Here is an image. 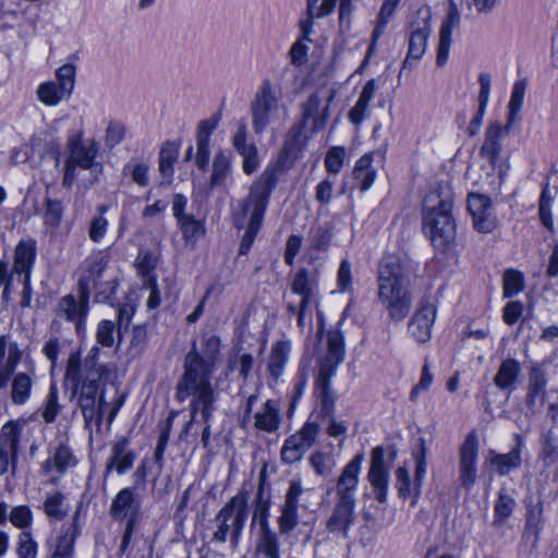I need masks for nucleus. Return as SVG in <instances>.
I'll return each mask as SVG.
<instances>
[{
    "mask_svg": "<svg viewBox=\"0 0 558 558\" xmlns=\"http://www.w3.org/2000/svg\"><path fill=\"white\" fill-rule=\"evenodd\" d=\"M220 349V339L215 335L207 336L203 339L202 357L192 350L184 362V374L177 385L175 397L179 401H185L192 397L191 401V418L185 424L186 434L197 413L207 421L215 411V393L210 384V376L214 372V360Z\"/></svg>",
    "mask_w": 558,
    "mask_h": 558,
    "instance_id": "obj_1",
    "label": "nucleus"
},
{
    "mask_svg": "<svg viewBox=\"0 0 558 558\" xmlns=\"http://www.w3.org/2000/svg\"><path fill=\"white\" fill-rule=\"evenodd\" d=\"M378 300L397 322L405 318L412 306L409 276L392 256L385 257L379 267Z\"/></svg>",
    "mask_w": 558,
    "mask_h": 558,
    "instance_id": "obj_2",
    "label": "nucleus"
},
{
    "mask_svg": "<svg viewBox=\"0 0 558 558\" xmlns=\"http://www.w3.org/2000/svg\"><path fill=\"white\" fill-rule=\"evenodd\" d=\"M449 191H432L424 199L423 230L436 248H445L456 238Z\"/></svg>",
    "mask_w": 558,
    "mask_h": 558,
    "instance_id": "obj_3",
    "label": "nucleus"
},
{
    "mask_svg": "<svg viewBox=\"0 0 558 558\" xmlns=\"http://www.w3.org/2000/svg\"><path fill=\"white\" fill-rule=\"evenodd\" d=\"M277 178L275 170L266 169L259 178L251 185L250 193L243 204L242 217H236V221H243L245 215H248L247 229L240 244L239 253L246 254L251 248L255 236L262 226L264 213L268 205L269 196L275 189Z\"/></svg>",
    "mask_w": 558,
    "mask_h": 558,
    "instance_id": "obj_4",
    "label": "nucleus"
},
{
    "mask_svg": "<svg viewBox=\"0 0 558 558\" xmlns=\"http://www.w3.org/2000/svg\"><path fill=\"white\" fill-rule=\"evenodd\" d=\"M335 97V90L319 89L310 95L302 105V120L294 125L287 140L289 149H301L310 135L323 130L329 119V105Z\"/></svg>",
    "mask_w": 558,
    "mask_h": 558,
    "instance_id": "obj_5",
    "label": "nucleus"
},
{
    "mask_svg": "<svg viewBox=\"0 0 558 558\" xmlns=\"http://www.w3.org/2000/svg\"><path fill=\"white\" fill-rule=\"evenodd\" d=\"M252 126L259 135L268 128L277 129L288 120V107L281 101L270 81H264L250 105Z\"/></svg>",
    "mask_w": 558,
    "mask_h": 558,
    "instance_id": "obj_6",
    "label": "nucleus"
},
{
    "mask_svg": "<svg viewBox=\"0 0 558 558\" xmlns=\"http://www.w3.org/2000/svg\"><path fill=\"white\" fill-rule=\"evenodd\" d=\"M247 515L248 493L240 490L215 515L211 541L223 544L229 536L232 548H236Z\"/></svg>",
    "mask_w": 558,
    "mask_h": 558,
    "instance_id": "obj_7",
    "label": "nucleus"
},
{
    "mask_svg": "<svg viewBox=\"0 0 558 558\" xmlns=\"http://www.w3.org/2000/svg\"><path fill=\"white\" fill-rule=\"evenodd\" d=\"M83 130L71 134L66 142L68 157L64 163L63 185L71 187L76 179L75 170L96 169L101 170V166L96 161L98 155V144L94 138H83Z\"/></svg>",
    "mask_w": 558,
    "mask_h": 558,
    "instance_id": "obj_8",
    "label": "nucleus"
},
{
    "mask_svg": "<svg viewBox=\"0 0 558 558\" xmlns=\"http://www.w3.org/2000/svg\"><path fill=\"white\" fill-rule=\"evenodd\" d=\"M316 288L314 276L307 269H301L292 279L290 292L284 294L287 310L298 316L300 327L311 319L312 307L317 303Z\"/></svg>",
    "mask_w": 558,
    "mask_h": 558,
    "instance_id": "obj_9",
    "label": "nucleus"
},
{
    "mask_svg": "<svg viewBox=\"0 0 558 558\" xmlns=\"http://www.w3.org/2000/svg\"><path fill=\"white\" fill-rule=\"evenodd\" d=\"M319 430L320 425L318 423L307 421L299 432L284 440L281 449L282 461L288 464L300 461L314 445Z\"/></svg>",
    "mask_w": 558,
    "mask_h": 558,
    "instance_id": "obj_10",
    "label": "nucleus"
},
{
    "mask_svg": "<svg viewBox=\"0 0 558 558\" xmlns=\"http://www.w3.org/2000/svg\"><path fill=\"white\" fill-rule=\"evenodd\" d=\"M343 335L339 330L329 331L327 335V353L322 361L316 379L317 388L324 397L327 395L329 377L335 372V368L343 361Z\"/></svg>",
    "mask_w": 558,
    "mask_h": 558,
    "instance_id": "obj_11",
    "label": "nucleus"
},
{
    "mask_svg": "<svg viewBox=\"0 0 558 558\" xmlns=\"http://www.w3.org/2000/svg\"><path fill=\"white\" fill-rule=\"evenodd\" d=\"M432 14L428 8H421L416 11L410 23L409 51L403 62L407 65L410 60H418L423 57L427 47V39L430 34Z\"/></svg>",
    "mask_w": 558,
    "mask_h": 558,
    "instance_id": "obj_12",
    "label": "nucleus"
},
{
    "mask_svg": "<svg viewBox=\"0 0 558 558\" xmlns=\"http://www.w3.org/2000/svg\"><path fill=\"white\" fill-rule=\"evenodd\" d=\"M477 478V440L469 434L459 450V481L469 489Z\"/></svg>",
    "mask_w": 558,
    "mask_h": 558,
    "instance_id": "obj_13",
    "label": "nucleus"
},
{
    "mask_svg": "<svg viewBox=\"0 0 558 558\" xmlns=\"http://www.w3.org/2000/svg\"><path fill=\"white\" fill-rule=\"evenodd\" d=\"M97 390L96 380L89 379L84 381L78 396V407L86 428H92L93 425L100 426L102 398L97 397Z\"/></svg>",
    "mask_w": 558,
    "mask_h": 558,
    "instance_id": "obj_14",
    "label": "nucleus"
},
{
    "mask_svg": "<svg viewBox=\"0 0 558 558\" xmlns=\"http://www.w3.org/2000/svg\"><path fill=\"white\" fill-rule=\"evenodd\" d=\"M376 499L385 502L387 499L389 484V468L385 464V450L383 447H375L371 452V466L367 473Z\"/></svg>",
    "mask_w": 558,
    "mask_h": 558,
    "instance_id": "obj_15",
    "label": "nucleus"
},
{
    "mask_svg": "<svg viewBox=\"0 0 558 558\" xmlns=\"http://www.w3.org/2000/svg\"><path fill=\"white\" fill-rule=\"evenodd\" d=\"M363 461V453H357L343 468L336 485L337 499L355 502V490L359 484Z\"/></svg>",
    "mask_w": 558,
    "mask_h": 558,
    "instance_id": "obj_16",
    "label": "nucleus"
},
{
    "mask_svg": "<svg viewBox=\"0 0 558 558\" xmlns=\"http://www.w3.org/2000/svg\"><path fill=\"white\" fill-rule=\"evenodd\" d=\"M468 208L473 218L474 228L482 233L492 232L496 226L492 204L488 197L480 194H470Z\"/></svg>",
    "mask_w": 558,
    "mask_h": 558,
    "instance_id": "obj_17",
    "label": "nucleus"
},
{
    "mask_svg": "<svg viewBox=\"0 0 558 558\" xmlns=\"http://www.w3.org/2000/svg\"><path fill=\"white\" fill-rule=\"evenodd\" d=\"M355 502L337 499L330 517L326 521V527L330 533L347 537L354 523Z\"/></svg>",
    "mask_w": 558,
    "mask_h": 558,
    "instance_id": "obj_18",
    "label": "nucleus"
},
{
    "mask_svg": "<svg viewBox=\"0 0 558 558\" xmlns=\"http://www.w3.org/2000/svg\"><path fill=\"white\" fill-rule=\"evenodd\" d=\"M435 318V305L430 303L421 304L409 323L411 335L420 342L429 340Z\"/></svg>",
    "mask_w": 558,
    "mask_h": 558,
    "instance_id": "obj_19",
    "label": "nucleus"
},
{
    "mask_svg": "<svg viewBox=\"0 0 558 558\" xmlns=\"http://www.w3.org/2000/svg\"><path fill=\"white\" fill-rule=\"evenodd\" d=\"M88 311V294L83 288L78 299L69 294L62 298L58 304V314L74 323L80 330Z\"/></svg>",
    "mask_w": 558,
    "mask_h": 558,
    "instance_id": "obj_20",
    "label": "nucleus"
},
{
    "mask_svg": "<svg viewBox=\"0 0 558 558\" xmlns=\"http://www.w3.org/2000/svg\"><path fill=\"white\" fill-rule=\"evenodd\" d=\"M135 461V453L129 448L125 439L117 441L111 448V456L106 462V475L111 471L123 474L132 469Z\"/></svg>",
    "mask_w": 558,
    "mask_h": 558,
    "instance_id": "obj_21",
    "label": "nucleus"
},
{
    "mask_svg": "<svg viewBox=\"0 0 558 558\" xmlns=\"http://www.w3.org/2000/svg\"><path fill=\"white\" fill-rule=\"evenodd\" d=\"M280 424V409L274 400H267L254 414V427L258 430L268 434L276 433Z\"/></svg>",
    "mask_w": 558,
    "mask_h": 558,
    "instance_id": "obj_22",
    "label": "nucleus"
},
{
    "mask_svg": "<svg viewBox=\"0 0 558 558\" xmlns=\"http://www.w3.org/2000/svg\"><path fill=\"white\" fill-rule=\"evenodd\" d=\"M459 21L460 15L458 10L453 5H450L447 19L444 21L439 33V44L436 61L440 66L444 65L448 59L452 40V29L459 25Z\"/></svg>",
    "mask_w": 558,
    "mask_h": 558,
    "instance_id": "obj_23",
    "label": "nucleus"
},
{
    "mask_svg": "<svg viewBox=\"0 0 558 558\" xmlns=\"http://www.w3.org/2000/svg\"><path fill=\"white\" fill-rule=\"evenodd\" d=\"M138 510V500L133 488L121 489L112 500L110 512L116 519L135 518Z\"/></svg>",
    "mask_w": 558,
    "mask_h": 558,
    "instance_id": "obj_24",
    "label": "nucleus"
},
{
    "mask_svg": "<svg viewBox=\"0 0 558 558\" xmlns=\"http://www.w3.org/2000/svg\"><path fill=\"white\" fill-rule=\"evenodd\" d=\"M521 374V364L514 359H506L494 376V384L501 390L515 389Z\"/></svg>",
    "mask_w": 558,
    "mask_h": 558,
    "instance_id": "obj_25",
    "label": "nucleus"
},
{
    "mask_svg": "<svg viewBox=\"0 0 558 558\" xmlns=\"http://www.w3.org/2000/svg\"><path fill=\"white\" fill-rule=\"evenodd\" d=\"M337 1L338 0H307V19L301 22L304 38L312 32L313 21L331 14Z\"/></svg>",
    "mask_w": 558,
    "mask_h": 558,
    "instance_id": "obj_26",
    "label": "nucleus"
},
{
    "mask_svg": "<svg viewBox=\"0 0 558 558\" xmlns=\"http://www.w3.org/2000/svg\"><path fill=\"white\" fill-rule=\"evenodd\" d=\"M35 258V243L33 241H22L17 244L14 252L13 269L17 274L27 275ZM25 292H27L28 276L24 278Z\"/></svg>",
    "mask_w": 558,
    "mask_h": 558,
    "instance_id": "obj_27",
    "label": "nucleus"
},
{
    "mask_svg": "<svg viewBox=\"0 0 558 558\" xmlns=\"http://www.w3.org/2000/svg\"><path fill=\"white\" fill-rule=\"evenodd\" d=\"M501 150V128L498 124H492L487 128L485 140L481 147V155L492 165H495Z\"/></svg>",
    "mask_w": 558,
    "mask_h": 558,
    "instance_id": "obj_28",
    "label": "nucleus"
},
{
    "mask_svg": "<svg viewBox=\"0 0 558 558\" xmlns=\"http://www.w3.org/2000/svg\"><path fill=\"white\" fill-rule=\"evenodd\" d=\"M489 463L495 468L499 475H506L511 470L518 469L521 464L520 444L518 442L517 448L509 453L502 454L490 451Z\"/></svg>",
    "mask_w": 558,
    "mask_h": 558,
    "instance_id": "obj_29",
    "label": "nucleus"
},
{
    "mask_svg": "<svg viewBox=\"0 0 558 558\" xmlns=\"http://www.w3.org/2000/svg\"><path fill=\"white\" fill-rule=\"evenodd\" d=\"M33 378L29 374L17 373L11 384V401L13 404H24L31 397Z\"/></svg>",
    "mask_w": 558,
    "mask_h": 558,
    "instance_id": "obj_30",
    "label": "nucleus"
},
{
    "mask_svg": "<svg viewBox=\"0 0 558 558\" xmlns=\"http://www.w3.org/2000/svg\"><path fill=\"white\" fill-rule=\"evenodd\" d=\"M290 350V342L284 340L276 342L272 347L268 361V369L274 378L281 376L283 367L288 361Z\"/></svg>",
    "mask_w": 558,
    "mask_h": 558,
    "instance_id": "obj_31",
    "label": "nucleus"
},
{
    "mask_svg": "<svg viewBox=\"0 0 558 558\" xmlns=\"http://www.w3.org/2000/svg\"><path fill=\"white\" fill-rule=\"evenodd\" d=\"M179 150L175 144L165 143L159 153V171L165 182L170 183L174 172V163Z\"/></svg>",
    "mask_w": 558,
    "mask_h": 558,
    "instance_id": "obj_32",
    "label": "nucleus"
},
{
    "mask_svg": "<svg viewBox=\"0 0 558 558\" xmlns=\"http://www.w3.org/2000/svg\"><path fill=\"white\" fill-rule=\"evenodd\" d=\"M256 553L265 556V558H280V543L276 532L270 529L260 531Z\"/></svg>",
    "mask_w": 558,
    "mask_h": 558,
    "instance_id": "obj_33",
    "label": "nucleus"
},
{
    "mask_svg": "<svg viewBox=\"0 0 558 558\" xmlns=\"http://www.w3.org/2000/svg\"><path fill=\"white\" fill-rule=\"evenodd\" d=\"M23 428L21 421H9L0 430V448L17 454V445Z\"/></svg>",
    "mask_w": 558,
    "mask_h": 558,
    "instance_id": "obj_34",
    "label": "nucleus"
},
{
    "mask_svg": "<svg viewBox=\"0 0 558 558\" xmlns=\"http://www.w3.org/2000/svg\"><path fill=\"white\" fill-rule=\"evenodd\" d=\"M78 535V526L75 520L66 527L59 537L51 558H71L73 555L74 542Z\"/></svg>",
    "mask_w": 558,
    "mask_h": 558,
    "instance_id": "obj_35",
    "label": "nucleus"
},
{
    "mask_svg": "<svg viewBox=\"0 0 558 558\" xmlns=\"http://www.w3.org/2000/svg\"><path fill=\"white\" fill-rule=\"evenodd\" d=\"M527 82L525 80L517 81L513 84L510 101L508 105L509 113L508 120L506 124V129L511 128V125L519 120V112L522 107L524 94L526 90Z\"/></svg>",
    "mask_w": 558,
    "mask_h": 558,
    "instance_id": "obj_36",
    "label": "nucleus"
},
{
    "mask_svg": "<svg viewBox=\"0 0 558 558\" xmlns=\"http://www.w3.org/2000/svg\"><path fill=\"white\" fill-rule=\"evenodd\" d=\"M231 172L230 157L223 151L216 153L213 162V172L210 175V183L213 186H220L226 182V179Z\"/></svg>",
    "mask_w": 558,
    "mask_h": 558,
    "instance_id": "obj_37",
    "label": "nucleus"
},
{
    "mask_svg": "<svg viewBox=\"0 0 558 558\" xmlns=\"http://www.w3.org/2000/svg\"><path fill=\"white\" fill-rule=\"evenodd\" d=\"M372 158L367 155L361 157L353 169L354 179L360 181L361 191H367L375 181V170L371 167Z\"/></svg>",
    "mask_w": 558,
    "mask_h": 558,
    "instance_id": "obj_38",
    "label": "nucleus"
},
{
    "mask_svg": "<svg viewBox=\"0 0 558 558\" xmlns=\"http://www.w3.org/2000/svg\"><path fill=\"white\" fill-rule=\"evenodd\" d=\"M269 496L265 493V490L262 487H259L254 500L253 521H257L259 523L260 531L265 529H270L267 522L269 515Z\"/></svg>",
    "mask_w": 558,
    "mask_h": 558,
    "instance_id": "obj_39",
    "label": "nucleus"
},
{
    "mask_svg": "<svg viewBox=\"0 0 558 558\" xmlns=\"http://www.w3.org/2000/svg\"><path fill=\"white\" fill-rule=\"evenodd\" d=\"M183 238L187 243H195L203 234L204 227L193 216H184L178 221Z\"/></svg>",
    "mask_w": 558,
    "mask_h": 558,
    "instance_id": "obj_40",
    "label": "nucleus"
},
{
    "mask_svg": "<svg viewBox=\"0 0 558 558\" xmlns=\"http://www.w3.org/2000/svg\"><path fill=\"white\" fill-rule=\"evenodd\" d=\"M38 98L47 106L58 105L68 93L63 92L59 85L53 82L41 84L37 90Z\"/></svg>",
    "mask_w": 558,
    "mask_h": 558,
    "instance_id": "obj_41",
    "label": "nucleus"
},
{
    "mask_svg": "<svg viewBox=\"0 0 558 558\" xmlns=\"http://www.w3.org/2000/svg\"><path fill=\"white\" fill-rule=\"evenodd\" d=\"M546 377L543 371L537 367L531 369L529 379L527 404L532 405L536 398L545 392Z\"/></svg>",
    "mask_w": 558,
    "mask_h": 558,
    "instance_id": "obj_42",
    "label": "nucleus"
},
{
    "mask_svg": "<svg viewBox=\"0 0 558 558\" xmlns=\"http://www.w3.org/2000/svg\"><path fill=\"white\" fill-rule=\"evenodd\" d=\"M524 288L523 275L517 270L509 269L504 275V295L512 298Z\"/></svg>",
    "mask_w": 558,
    "mask_h": 558,
    "instance_id": "obj_43",
    "label": "nucleus"
},
{
    "mask_svg": "<svg viewBox=\"0 0 558 558\" xmlns=\"http://www.w3.org/2000/svg\"><path fill=\"white\" fill-rule=\"evenodd\" d=\"M396 486L399 496L402 498L413 497L414 498V483H411L409 471L405 466H399L396 472ZM412 504H415L413 499Z\"/></svg>",
    "mask_w": 558,
    "mask_h": 558,
    "instance_id": "obj_44",
    "label": "nucleus"
},
{
    "mask_svg": "<svg viewBox=\"0 0 558 558\" xmlns=\"http://www.w3.org/2000/svg\"><path fill=\"white\" fill-rule=\"evenodd\" d=\"M278 523L281 533L292 531L298 524V505L284 502Z\"/></svg>",
    "mask_w": 558,
    "mask_h": 558,
    "instance_id": "obj_45",
    "label": "nucleus"
},
{
    "mask_svg": "<svg viewBox=\"0 0 558 558\" xmlns=\"http://www.w3.org/2000/svg\"><path fill=\"white\" fill-rule=\"evenodd\" d=\"M63 499L64 497L60 493L47 497L44 504V510L49 518L61 520L65 517L66 510L63 507Z\"/></svg>",
    "mask_w": 558,
    "mask_h": 558,
    "instance_id": "obj_46",
    "label": "nucleus"
},
{
    "mask_svg": "<svg viewBox=\"0 0 558 558\" xmlns=\"http://www.w3.org/2000/svg\"><path fill=\"white\" fill-rule=\"evenodd\" d=\"M16 554L20 558H36L37 544L29 532L24 531L20 534Z\"/></svg>",
    "mask_w": 558,
    "mask_h": 558,
    "instance_id": "obj_47",
    "label": "nucleus"
},
{
    "mask_svg": "<svg viewBox=\"0 0 558 558\" xmlns=\"http://www.w3.org/2000/svg\"><path fill=\"white\" fill-rule=\"evenodd\" d=\"M75 458L66 446L58 447L52 463L58 472L63 473L66 469L75 465Z\"/></svg>",
    "mask_w": 558,
    "mask_h": 558,
    "instance_id": "obj_48",
    "label": "nucleus"
},
{
    "mask_svg": "<svg viewBox=\"0 0 558 558\" xmlns=\"http://www.w3.org/2000/svg\"><path fill=\"white\" fill-rule=\"evenodd\" d=\"M57 81L63 92L71 94L75 82V66L72 64H64L57 71Z\"/></svg>",
    "mask_w": 558,
    "mask_h": 558,
    "instance_id": "obj_49",
    "label": "nucleus"
},
{
    "mask_svg": "<svg viewBox=\"0 0 558 558\" xmlns=\"http://www.w3.org/2000/svg\"><path fill=\"white\" fill-rule=\"evenodd\" d=\"M123 172L130 174L132 180L140 186H146L149 183L148 166L143 162L129 163L124 167Z\"/></svg>",
    "mask_w": 558,
    "mask_h": 558,
    "instance_id": "obj_50",
    "label": "nucleus"
},
{
    "mask_svg": "<svg viewBox=\"0 0 558 558\" xmlns=\"http://www.w3.org/2000/svg\"><path fill=\"white\" fill-rule=\"evenodd\" d=\"M59 411L60 405L58 403V392L56 387H51L43 410L44 421L48 424L54 422Z\"/></svg>",
    "mask_w": 558,
    "mask_h": 558,
    "instance_id": "obj_51",
    "label": "nucleus"
},
{
    "mask_svg": "<svg viewBox=\"0 0 558 558\" xmlns=\"http://www.w3.org/2000/svg\"><path fill=\"white\" fill-rule=\"evenodd\" d=\"M311 465L315 470L316 474L320 476H327L332 472L335 462L331 458L320 452H315L310 458Z\"/></svg>",
    "mask_w": 558,
    "mask_h": 558,
    "instance_id": "obj_52",
    "label": "nucleus"
},
{
    "mask_svg": "<svg viewBox=\"0 0 558 558\" xmlns=\"http://www.w3.org/2000/svg\"><path fill=\"white\" fill-rule=\"evenodd\" d=\"M514 507V500L507 495L505 492H500L498 496V500L495 505V517L496 520L502 522L506 520L512 512Z\"/></svg>",
    "mask_w": 558,
    "mask_h": 558,
    "instance_id": "obj_53",
    "label": "nucleus"
},
{
    "mask_svg": "<svg viewBox=\"0 0 558 558\" xmlns=\"http://www.w3.org/2000/svg\"><path fill=\"white\" fill-rule=\"evenodd\" d=\"M97 342L104 347H112L114 342V323L101 320L96 332Z\"/></svg>",
    "mask_w": 558,
    "mask_h": 558,
    "instance_id": "obj_54",
    "label": "nucleus"
},
{
    "mask_svg": "<svg viewBox=\"0 0 558 558\" xmlns=\"http://www.w3.org/2000/svg\"><path fill=\"white\" fill-rule=\"evenodd\" d=\"M345 151L341 147H332L326 156L325 165L330 173H338L343 165Z\"/></svg>",
    "mask_w": 558,
    "mask_h": 558,
    "instance_id": "obj_55",
    "label": "nucleus"
},
{
    "mask_svg": "<svg viewBox=\"0 0 558 558\" xmlns=\"http://www.w3.org/2000/svg\"><path fill=\"white\" fill-rule=\"evenodd\" d=\"M157 263L158 256L149 251H141L136 258V267L143 276H148Z\"/></svg>",
    "mask_w": 558,
    "mask_h": 558,
    "instance_id": "obj_56",
    "label": "nucleus"
},
{
    "mask_svg": "<svg viewBox=\"0 0 558 558\" xmlns=\"http://www.w3.org/2000/svg\"><path fill=\"white\" fill-rule=\"evenodd\" d=\"M416 468L414 477V500L417 499L422 486L423 478L426 473L425 448L422 446L421 452L415 454Z\"/></svg>",
    "mask_w": 558,
    "mask_h": 558,
    "instance_id": "obj_57",
    "label": "nucleus"
},
{
    "mask_svg": "<svg viewBox=\"0 0 558 558\" xmlns=\"http://www.w3.org/2000/svg\"><path fill=\"white\" fill-rule=\"evenodd\" d=\"M242 159V168L243 172L247 175L254 173L259 167V158L257 153V147H252L239 154Z\"/></svg>",
    "mask_w": 558,
    "mask_h": 558,
    "instance_id": "obj_58",
    "label": "nucleus"
},
{
    "mask_svg": "<svg viewBox=\"0 0 558 558\" xmlns=\"http://www.w3.org/2000/svg\"><path fill=\"white\" fill-rule=\"evenodd\" d=\"M10 522L19 527L24 529L32 522L31 510L25 506H19L11 510Z\"/></svg>",
    "mask_w": 558,
    "mask_h": 558,
    "instance_id": "obj_59",
    "label": "nucleus"
},
{
    "mask_svg": "<svg viewBox=\"0 0 558 558\" xmlns=\"http://www.w3.org/2000/svg\"><path fill=\"white\" fill-rule=\"evenodd\" d=\"M63 207L59 201L47 199L45 219L46 223L57 227L62 217Z\"/></svg>",
    "mask_w": 558,
    "mask_h": 558,
    "instance_id": "obj_60",
    "label": "nucleus"
},
{
    "mask_svg": "<svg viewBox=\"0 0 558 558\" xmlns=\"http://www.w3.org/2000/svg\"><path fill=\"white\" fill-rule=\"evenodd\" d=\"M398 1L399 0H386L384 3L378 16V25L373 33L374 40H376L381 35L383 28L387 24L388 19L391 16L393 8Z\"/></svg>",
    "mask_w": 558,
    "mask_h": 558,
    "instance_id": "obj_61",
    "label": "nucleus"
},
{
    "mask_svg": "<svg viewBox=\"0 0 558 558\" xmlns=\"http://www.w3.org/2000/svg\"><path fill=\"white\" fill-rule=\"evenodd\" d=\"M338 287L341 292H347L352 286L351 265L348 260H342L337 276Z\"/></svg>",
    "mask_w": 558,
    "mask_h": 558,
    "instance_id": "obj_62",
    "label": "nucleus"
},
{
    "mask_svg": "<svg viewBox=\"0 0 558 558\" xmlns=\"http://www.w3.org/2000/svg\"><path fill=\"white\" fill-rule=\"evenodd\" d=\"M107 227H108V221L105 217L99 216V217L93 218V220L90 221L89 229H88L89 239L93 242H99L106 234Z\"/></svg>",
    "mask_w": 558,
    "mask_h": 558,
    "instance_id": "obj_63",
    "label": "nucleus"
},
{
    "mask_svg": "<svg viewBox=\"0 0 558 558\" xmlns=\"http://www.w3.org/2000/svg\"><path fill=\"white\" fill-rule=\"evenodd\" d=\"M80 367L81 364L78 354H71L68 360V365L65 369V380L74 386H77L80 383Z\"/></svg>",
    "mask_w": 558,
    "mask_h": 558,
    "instance_id": "obj_64",
    "label": "nucleus"
}]
</instances>
